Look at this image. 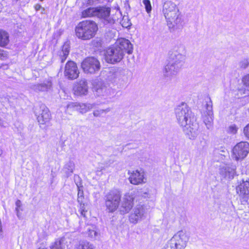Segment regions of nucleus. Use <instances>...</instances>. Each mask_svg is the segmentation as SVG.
<instances>
[{
  "instance_id": "f257e3e1",
  "label": "nucleus",
  "mask_w": 249,
  "mask_h": 249,
  "mask_svg": "<svg viewBox=\"0 0 249 249\" xmlns=\"http://www.w3.org/2000/svg\"><path fill=\"white\" fill-rule=\"evenodd\" d=\"M174 113L178 125L183 132L191 140H195L200 133L199 124L196 122L194 114L185 103L177 106L174 108Z\"/></svg>"
},
{
  "instance_id": "f03ea898",
  "label": "nucleus",
  "mask_w": 249,
  "mask_h": 249,
  "mask_svg": "<svg viewBox=\"0 0 249 249\" xmlns=\"http://www.w3.org/2000/svg\"><path fill=\"white\" fill-rule=\"evenodd\" d=\"M185 47L181 45L175 47L170 53L168 63L164 70V75L167 80H171L182 68L185 60Z\"/></svg>"
},
{
  "instance_id": "7ed1b4c3",
  "label": "nucleus",
  "mask_w": 249,
  "mask_h": 249,
  "mask_svg": "<svg viewBox=\"0 0 249 249\" xmlns=\"http://www.w3.org/2000/svg\"><path fill=\"white\" fill-rule=\"evenodd\" d=\"M133 49V45L129 40L124 38H120L114 45L107 49L105 53V61L112 64L120 62L125 53H132Z\"/></svg>"
},
{
  "instance_id": "20e7f679",
  "label": "nucleus",
  "mask_w": 249,
  "mask_h": 249,
  "mask_svg": "<svg viewBox=\"0 0 249 249\" xmlns=\"http://www.w3.org/2000/svg\"><path fill=\"white\" fill-rule=\"evenodd\" d=\"M162 13L170 29L174 30L182 26L183 19L177 5L171 0L165 1L162 6Z\"/></svg>"
},
{
  "instance_id": "39448f33",
  "label": "nucleus",
  "mask_w": 249,
  "mask_h": 249,
  "mask_svg": "<svg viewBox=\"0 0 249 249\" xmlns=\"http://www.w3.org/2000/svg\"><path fill=\"white\" fill-rule=\"evenodd\" d=\"M98 30L97 24L91 20L80 22L75 29L76 36L83 40H89L93 38Z\"/></svg>"
},
{
  "instance_id": "423d86ee",
  "label": "nucleus",
  "mask_w": 249,
  "mask_h": 249,
  "mask_svg": "<svg viewBox=\"0 0 249 249\" xmlns=\"http://www.w3.org/2000/svg\"><path fill=\"white\" fill-rule=\"evenodd\" d=\"M189 240L186 232L180 230L176 233L162 249H184Z\"/></svg>"
},
{
  "instance_id": "0eeeda50",
  "label": "nucleus",
  "mask_w": 249,
  "mask_h": 249,
  "mask_svg": "<svg viewBox=\"0 0 249 249\" xmlns=\"http://www.w3.org/2000/svg\"><path fill=\"white\" fill-rule=\"evenodd\" d=\"M126 71L122 68H114L108 72L107 75V80L118 88L124 87L127 82V77Z\"/></svg>"
},
{
  "instance_id": "6e6552de",
  "label": "nucleus",
  "mask_w": 249,
  "mask_h": 249,
  "mask_svg": "<svg viewBox=\"0 0 249 249\" xmlns=\"http://www.w3.org/2000/svg\"><path fill=\"white\" fill-rule=\"evenodd\" d=\"M121 194L119 190H110L105 196L107 210L109 213L114 212L119 207L121 202Z\"/></svg>"
},
{
  "instance_id": "1a4fd4ad",
  "label": "nucleus",
  "mask_w": 249,
  "mask_h": 249,
  "mask_svg": "<svg viewBox=\"0 0 249 249\" xmlns=\"http://www.w3.org/2000/svg\"><path fill=\"white\" fill-rule=\"evenodd\" d=\"M96 18L101 19L105 25L113 24L118 19L113 16H110L111 9L106 6H96Z\"/></svg>"
},
{
  "instance_id": "9d476101",
  "label": "nucleus",
  "mask_w": 249,
  "mask_h": 249,
  "mask_svg": "<svg viewBox=\"0 0 249 249\" xmlns=\"http://www.w3.org/2000/svg\"><path fill=\"white\" fill-rule=\"evenodd\" d=\"M81 67L85 72L93 74L100 70L101 65L99 61L96 58L88 57L82 61Z\"/></svg>"
},
{
  "instance_id": "9b49d317",
  "label": "nucleus",
  "mask_w": 249,
  "mask_h": 249,
  "mask_svg": "<svg viewBox=\"0 0 249 249\" xmlns=\"http://www.w3.org/2000/svg\"><path fill=\"white\" fill-rule=\"evenodd\" d=\"M232 156L236 160H243L249 153V143L241 142L237 143L232 149Z\"/></svg>"
},
{
  "instance_id": "f8f14e48",
  "label": "nucleus",
  "mask_w": 249,
  "mask_h": 249,
  "mask_svg": "<svg viewBox=\"0 0 249 249\" xmlns=\"http://www.w3.org/2000/svg\"><path fill=\"white\" fill-rule=\"evenodd\" d=\"M236 192L241 196V202L243 205L249 204V179L242 180L236 187Z\"/></svg>"
},
{
  "instance_id": "ddd939ff",
  "label": "nucleus",
  "mask_w": 249,
  "mask_h": 249,
  "mask_svg": "<svg viewBox=\"0 0 249 249\" xmlns=\"http://www.w3.org/2000/svg\"><path fill=\"white\" fill-rule=\"evenodd\" d=\"M134 193L133 192L127 193L124 196L119 208L121 214L128 213L132 209L134 199Z\"/></svg>"
},
{
  "instance_id": "4468645a",
  "label": "nucleus",
  "mask_w": 249,
  "mask_h": 249,
  "mask_svg": "<svg viewBox=\"0 0 249 249\" xmlns=\"http://www.w3.org/2000/svg\"><path fill=\"white\" fill-rule=\"evenodd\" d=\"M35 113L38 123L40 124H45L51 119V114L49 108L43 104L40 106L39 110L35 109Z\"/></svg>"
},
{
  "instance_id": "2eb2a0df",
  "label": "nucleus",
  "mask_w": 249,
  "mask_h": 249,
  "mask_svg": "<svg viewBox=\"0 0 249 249\" xmlns=\"http://www.w3.org/2000/svg\"><path fill=\"white\" fill-rule=\"evenodd\" d=\"M79 74L76 64L72 61H68L65 67L64 75L68 79L73 80L76 79Z\"/></svg>"
},
{
  "instance_id": "dca6fc26",
  "label": "nucleus",
  "mask_w": 249,
  "mask_h": 249,
  "mask_svg": "<svg viewBox=\"0 0 249 249\" xmlns=\"http://www.w3.org/2000/svg\"><path fill=\"white\" fill-rule=\"evenodd\" d=\"M208 101H206V114L203 117V122L208 129H211L213 124V104L211 98L207 97Z\"/></svg>"
},
{
  "instance_id": "f3484780",
  "label": "nucleus",
  "mask_w": 249,
  "mask_h": 249,
  "mask_svg": "<svg viewBox=\"0 0 249 249\" xmlns=\"http://www.w3.org/2000/svg\"><path fill=\"white\" fill-rule=\"evenodd\" d=\"M67 107L68 108L73 109L79 111L81 113H85L92 108H95L96 107V104L71 102L67 105Z\"/></svg>"
},
{
  "instance_id": "a211bd4d",
  "label": "nucleus",
  "mask_w": 249,
  "mask_h": 249,
  "mask_svg": "<svg viewBox=\"0 0 249 249\" xmlns=\"http://www.w3.org/2000/svg\"><path fill=\"white\" fill-rule=\"evenodd\" d=\"M145 210L142 205H137L129 216V220L131 223H136L145 216Z\"/></svg>"
},
{
  "instance_id": "6ab92c4d",
  "label": "nucleus",
  "mask_w": 249,
  "mask_h": 249,
  "mask_svg": "<svg viewBox=\"0 0 249 249\" xmlns=\"http://www.w3.org/2000/svg\"><path fill=\"white\" fill-rule=\"evenodd\" d=\"M30 87L36 92L48 91L52 89V82L50 80H46L42 83L31 85Z\"/></svg>"
},
{
  "instance_id": "aec40b11",
  "label": "nucleus",
  "mask_w": 249,
  "mask_h": 249,
  "mask_svg": "<svg viewBox=\"0 0 249 249\" xmlns=\"http://www.w3.org/2000/svg\"><path fill=\"white\" fill-rule=\"evenodd\" d=\"M144 179L143 172H141L137 170L131 172L129 177L130 182L134 185H138L144 182Z\"/></svg>"
},
{
  "instance_id": "412c9836",
  "label": "nucleus",
  "mask_w": 249,
  "mask_h": 249,
  "mask_svg": "<svg viewBox=\"0 0 249 249\" xmlns=\"http://www.w3.org/2000/svg\"><path fill=\"white\" fill-rule=\"evenodd\" d=\"M70 42H66L61 47V50L58 52V60L61 63L67 59L70 53Z\"/></svg>"
},
{
  "instance_id": "4be33fe9",
  "label": "nucleus",
  "mask_w": 249,
  "mask_h": 249,
  "mask_svg": "<svg viewBox=\"0 0 249 249\" xmlns=\"http://www.w3.org/2000/svg\"><path fill=\"white\" fill-rule=\"evenodd\" d=\"M74 90L75 94L77 95L87 94L88 87L86 80L85 79L80 80L75 87Z\"/></svg>"
},
{
  "instance_id": "5701e85b",
  "label": "nucleus",
  "mask_w": 249,
  "mask_h": 249,
  "mask_svg": "<svg viewBox=\"0 0 249 249\" xmlns=\"http://www.w3.org/2000/svg\"><path fill=\"white\" fill-rule=\"evenodd\" d=\"M75 165L74 161L71 160L67 161L64 164L62 169V172L66 178H68L73 173Z\"/></svg>"
},
{
  "instance_id": "b1692460",
  "label": "nucleus",
  "mask_w": 249,
  "mask_h": 249,
  "mask_svg": "<svg viewBox=\"0 0 249 249\" xmlns=\"http://www.w3.org/2000/svg\"><path fill=\"white\" fill-rule=\"evenodd\" d=\"M96 7H89L84 10L81 12V17L82 18H96Z\"/></svg>"
},
{
  "instance_id": "393cba45",
  "label": "nucleus",
  "mask_w": 249,
  "mask_h": 249,
  "mask_svg": "<svg viewBox=\"0 0 249 249\" xmlns=\"http://www.w3.org/2000/svg\"><path fill=\"white\" fill-rule=\"evenodd\" d=\"M235 172V168L225 166L220 169V174L224 178H233Z\"/></svg>"
},
{
  "instance_id": "a878e982",
  "label": "nucleus",
  "mask_w": 249,
  "mask_h": 249,
  "mask_svg": "<svg viewBox=\"0 0 249 249\" xmlns=\"http://www.w3.org/2000/svg\"><path fill=\"white\" fill-rule=\"evenodd\" d=\"M65 237H61L56 239L51 246V249H65Z\"/></svg>"
},
{
  "instance_id": "bb28decb",
  "label": "nucleus",
  "mask_w": 249,
  "mask_h": 249,
  "mask_svg": "<svg viewBox=\"0 0 249 249\" xmlns=\"http://www.w3.org/2000/svg\"><path fill=\"white\" fill-rule=\"evenodd\" d=\"M9 42V34L6 32L0 30V46L5 47Z\"/></svg>"
},
{
  "instance_id": "cd10ccee",
  "label": "nucleus",
  "mask_w": 249,
  "mask_h": 249,
  "mask_svg": "<svg viewBox=\"0 0 249 249\" xmlns=\"http://www.w3.org/2000/svg\"><path fill=\"white\" fill-rule=\"evenodd\" d=\"M75 249H95L94 246L88 242L80 243Z\"/></svg>"
},
{
  "instance_id": "c85d7f7f",
  "label": "nucleus",
  "mask_w": 249,
  "mask_h": 249,
  "mask_svg": "<svg viewBox=\"0 0 249 249\" xmlns=\"http://www.w3.org/2000/svg\"><path fill=\"white\" fill-rule=\"evenodd\" d=\"M249 66V57L242 58L238 63V66L241 69H245Z\"/></svg>"
},
{
  "instance_id": "c756f323",
  "label": "nucleus",
  "mask_w": 249,
  "mask_h": 249,
  "mask_svg": "<svg viewBox=\"0 0 249 249\" xmlns=\"http://www.w3.org/2000/svg\"><path fill=\"white\" fill-rule=\"evenodd\" d=\"M110 108H107L105 109H96L93 112V114L95 117H101L103 114H106L110 111Z\"/></svg>"
},
{
  "instance_id": "7c9ffc66",
  "label": "nucleus",
  "mask_w": 249,
  "mask_h": 249,
  "mask_svg": "<svg viewBox=\"0 0 249 249\" xmlns=\"http://www.w3.org/2000/svg\"><path fill=\"white\" fill-rule=\"evenodd\" d=\"M121 24L123 27L128 28L131 26V23L127 16H124L121 22Z\"/></svg>"
},
{
  "instance_id": "2f4dec72",
  "label": "nucleus",
  "mask_w": 249,
  "mask_h": 249,
  "mask_svg": "<svg viewBox=\"0 0 249 249\" xmlns=\"http://www.w3.org/2000/svg\"><path fill=\"white\" fill-rule=\"evenodd\" d=\"M102 39L100 37H96L91 41L92 45L96 48L101 47L102 45Z\"/></svg>"
},
{
  "instance_id": "473e14b6",
  "label": "nucleus",
  "mask_w": 249,
  "mask_h": 249,
  "mask_svg": "<svg viewBox=\"0 0 249 249\" xmlns=\"http://www.w3.org/2000/svg\"><path fill=\"white\" fill-rule=\"evenodd\" d=\"M74 181L76 185L77 188H83L82 179L78 175H74L73 176Z\"/></svg>"
},
{
  "instance_id": "72a5a7b5",
  "label": "nucleus",
  "mask_w": 249,
  "mask_h": 249,
  "mask_svg": "<svg viewBox=\"0 0 249 249\" xmlns=\"http://www.w3.org/2000/svg\"><path fill=\"white\" fill-rule=\"evenodd\" d=\"M79 204V212H80L81 215L83 217L86 216V213L87 212V210L86 209L87 204L86 203H81Z\"/></svg>"
},
{
  "instance_id": "f704fd0d",
  "label": "nucleus",
  "mask_w": 249,
  "mask_h": 249,
  "mask_svg": "<svg viewBox=\"0 0 249 249\" xmlns=\"http://www.w3.org/2000/svg\"><path fill=\"white\" fill-rule=\"evenodd\" d=\"M142 2L144 5L145 10L147 13H150L152 10V6L149 0H142Z\"/></svg>"
},
{
  "instance_id": "c9c22d12",
  "label": "nucleus",
  "mask_w": 249,
  "mask_h": 249,
  "mask_svg": "<svg viewBox=\"0 0 249 249\" xmlns=\"http://www.w3.org/2000/svg\"><path fill=\"white\" fill-rule=\"evenodd\" d=\"M238 127L235 124H232L228 128V132L233 134L236 133Z\"/></svg>"
},
{
  "instance_id": "e433bc0d",
  "label": "nucleus",
  "mask_w": 249,
  "mask_h": 249,
  "mask_svg": "<svg viewBox=\"0 0 249 249\" xmlns=\"http://www.w3.org/2000/svg\"><path fill=\"white\" fill-rule=\"evenodd\" d=\"M88 236L91 238H95L97 236L98 233L93 229H89L88 230Z\"/></svg>"
},
{
  "instance_id": "4c0bfd02",
  "label": "nucleus",
  "mask_w": 249,
  "mask_h": 249,
  "mask_svg": "<svg viewBox=\"0 0 249 249\" xmlns=\"http://www.w3.org/2000/svg\"><path fill=\"white\" fill-rule=\"evenodd\" d=\"M242 81L246 87H249V73L243 78Z\"/></svg>"
},
{
  "instance_id": "58836bf2",
  "label": "nucleus",
  "mask_w": 249,
  "mask_h": 249,
  "mask_svg": "<svg viewBox=\"0 0 249 249\" xmlns=\"http://www.w3.org/2000/svg\"><path fill=\"white\" fill-rule=\"evenodd\" d=\"M243 132L245 136L249 139V124L244 127Z\"/></svg>"
},
{
  "instance_id": "ea45409f",
  "label": "nucleus",
  "mask_w": 249,
  "mask_h": 249,
  "mask_svg": "<svg viewBox=\"0 0 249 249\" xmlns=\"http://www.w3.org/2000/svg\"><path fill=\"white\" fill-rule=\"evenodd\" d=\"M77 189H78L77 197H84V193H83V188H77Z\"/></svg>"
},
{
  "instance_id": "a19ab883",
  "label": "nucleus",
  "mask_w": 249,
  "mask_h": 249,
  "mask_svg": "<svg viewBox=\"0 0 249 249\" xmlns=\"http://www.w3.org/2000/svg\"><path fill=\"white\" fill-rule=\"evenodd\" d=\"M21 202L20 200H17L16 202V211H18V209H19V208L21 206Z\"/></svg>"
},
{
  "instance_id": "79ce46f5",
  "label": "nucleus",
  "mask_w": 249,
  "mask_h": 249,
  "mask_svg": "<svg viewBox=\"0 0 249 249\" xmlns=\"http://www.w3.org/2000/svg\"><path fill=\"white\" fill-rule=\"evenodd\" d=\"M84 197H77V202L79 204L85 203Z\"/></svg>"
},
{
  "instance_id": "37998d69",
  "label": "nucleus",
  "mask_w": 249,
  "mask_h": 249,
  "mask_svg": "<svg viewBox=\"0 0 249 249\" xmlns=\"http://www.w3.org/2000/svg\"><path fill=\"white\" fill-rule=\"evenodd\" d=\"M99 0H88V3L90 5H92Z\"/></svg>"
},
{
  "instance_id": "c03bdc74",
  "label": "nucleus",
  "mask_w": 249,
  "mask_h": 249,
  "mask_svg": "<svg viewBox=\"0 0 249 249\" xmlns=\"http://www.w3.org/2000/svg\"><path fill=\"white\" fill-rule=\"evenodd\" d=\"M220 152H221L222 153H219L220 154H221V155H223L224 156H225V154L227 153V150L226 149L221 150H220Z\"/></svg>"
},
{
  "instance_id": "a18cd8bd",
  "label": "nucleus",
  "mask_w": 249,
  "mask_h": 249,
  "mask_svg": "<svg viewBox=\"0 0 249 249\" xmlns=\"http://www.w3.org/2000/svg\"><path fill=\"white\" fill-rule=\"evenodd\" d=\"M139 193L141 194V195L142 197H147L148 196V194L146 192L142 193V192L141 191Z\"/></svg>"
},
{
  "instance_id": "49530a36",
  "label": "nucleus",
  "mask_w": 249,
  "mask_h": 249,
  "mask_svg": "<svg viewBox=\"0 0 249 249\" xmlns=\"http://www.w3.org/2000/svg\"><path fill=\"white\" fill-rule=\"evenodd\" d=\"M41 7V6L39 4H36V6H35V8L36 9V10H39L40 9Z\"/></svg>"
},
{
  "instance_id": "de8ad7c7",
  "label": "nucleus",
  "mask_w": 249,
  "mask_h": 249,
  "mask_svg": "<svg viewBox=\"0 0 249 249\" xmlns=\"http://www.w3.org/2000/svg\"><path fill=\"white\" fill-rule=\"evenodd\" d=\"M17 212V215L18 217H20V213H19V210L18 209V211H16Z\"/></svg>"
},
{
  "instance_id": "09e8293b",
  "label": "nucleus",
  "mask_w": 249,
  "mask_h": 249,
  "mask_svg": "<svg viewBox=\"0 0 249 249\" xmlns=\"http://www.w3.org/2000/svg\"><path fill=\"white\" fill-rule=\"evenodd\" d=\"M2 57H3V54L0 51V59H2Z\"/></svg>"
},
{
  "instance_id": "8fccbe9b",
  "label": "nucleus",
  "mask_w": 249,
  "mask_h": 249,
  "mask_svg": "<svg viewBox=\"0 0 249 249\" xmlns=\"http://www.w3.org/2000/svg\"><path fill=\"white\" fill-rule=\"evenodd\" d=\"M2 231V230L1 223V221H0V232H1Z\"/></svg>"
},
{
  "instance_id": "3c124183",
  "label": "nucleus",
  "mask_w": 249,
  "mask_h": 249,
  "mask_svg": "<svg viewBox=\"0 0 249 249\" xmlns=\"http://www.w3.org/2000/svg\"><path fill=\"white\" fill-rule=\"evenodd\" d=\"M2 120L0 118V126H2Z\"/></svg>"
},
{
  "instance_id": "603ef678",
  "label": "nucleus",
  "mask_w": 249,
  "mask_h": 249,
  "mask_svg": "<svg viewBox=\"0 0 249 249\" xmlns=\"http://www.w3.org/2000/svg\"><path fill=\"white\" fill-rule=\"evenodd\" d=\"M2 150L0 148V156L2 155Z\"/></svg>"
},
{
  "instance_id": "864d4df0",
  "label": "nucleus",
  "mask_w": 249,
  "mask_h": 249,
  "mask_svg": "<svg viewBox=\"0 0 249 249\" xmlns=\"http://www.w3.org/2000/svg\"><path fill=\"white\" fill-rule=\"evenodd\" d=\"M103 89H97V92H100V90H103Z\"/></svg>"
},
{
  "instance_id": "5fc2aeb1",
  "label": "nucleus",
  "mask_w": 249,
  "mask_h": 249,
  "mask_svg": "<svg viewBox=\"0 0 249 249\" xmlns=\"http://www.w3.org/2000/svg\"><path fill=\"white\" fill-rule=\"evenodd\" d=\"M113 162H114V161H113V160H112L111 162H110L109 163V164H111V163H113Z\"/></svg>"
}]
</instances>
